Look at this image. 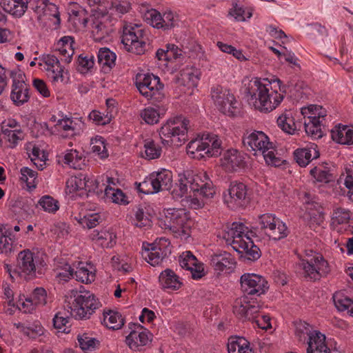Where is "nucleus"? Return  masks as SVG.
<instances>
[{
    "instance_id": "nucleus-1",
    "label": "nucleus",
    "mask_w": 353,
    "mask_h": 353,
    "mask_svg": "<svg viewBox=\"0 0 353 353\" xmlns=\"http://www.w3.org/2000/svg\"><path fill=\"white\" fill-rule=\"evenodd\" d=\"M266 79L261 81L257 78L249 81L245 85L244 92L249 103L261 112H270L283 101V94L279 93L272 88L271 83Z\"/></svg>"
},
{
    "instance_id": "nucleus-2",
    "label": "nucleus",
    "mask_w": 353,
    "mask_h": 353,
    "mask_svg": "<svg viewBox=\"0 0 353 353\" xmlns=\"http://www.w3.org/2000/svg\"><path fill=\"white\" fill-rule=\"evenodd\" d=\"M203 176L206 178L205 174H203ZM205 179L206 181L202 179L201 176L194 174L190 172L180 174L173 186L171 194L174 198H181L188 193L190 189V192H196L204 196H211L212 194H215V188L210 180Z\"/></svg>"
},
{
    "instance_id": "nucleus-3",
    "label": "nucleus",
    "mask_w": 353,
    "mask_h": 353,
    "mask_svg": "<svg viewBox=\"0 0 353 353\" xmlns=\"http://www.w3.org/2000/svg\"><path fill=\"white\" fill-rule=\"evenodd\" d=\"M243 145L248 150L260 152L269 165L279 167L285 161L277 157L273 143L270 142L268 137L261 131H254L243 137Z\"/></svg>"
},
{
    "instance_id": "nucleus-4",
    "label": "nucleus",
    "mask_w": 353,
    "mask_h": 353,
    "mask_svg": "<svg viewBox=\"0 0 353 353\" xmlns=\"http://www.w3.org/2000/svg\"><path fill=\"white\" fill-rule=\"evenodd\" d=\"M221 141L214 134H203L201 137L191 141L187 146V153L193 159L216 157L221 152Z\"/></svg>"
},
{
    "instance_id": "nucleus-5",
    "label": "nucleus",
    "mask_w": 353,
    "mask_h": 353,
    "mask_svg": "<svg viewBox=\"0 0 353 353\" xmlns=\"http://www.w3.org/2000/svg\"><path fill=\"white\" fill-rule=\"evenodd\" d=\"M121 43L129 52L143 54L150 49L145 41V31L137 24L125 23L122 28Z\"/></svg>"
},
{
    "instance_id": "nucleus-6",
    "label": "nucleus",
    "mask_w": 353,
    "mask_h": 353,
    "mask_svg": "<svg viewBox=\"0 0 353 353\" xmlns=\"http://www.w3.org/2000/svg\"><path fill=\"white\" fill-rule=\"evenodd\" d=\"M66 306L79 319H89L94 310L99 307L100 303L95 296L88 292L72 291L70 300L65 301Z\"/></svg>"
},
{
    "instance_id": "nucleus-7",
    "label": "nucleus",
    "mask_w": 353,
    "mask_h": 353,
    "mask_svg": "<svg viewBox=\"0 0 353 353\" xmlns=\"http://www.w3.org/2000/svg\"><path fill=\"white\" fill-rule=\"evenodd\" d=\"M192 221L189 212L183 208H169L165 212L164 225L176 236H190Z\"/></svg>"
},
{
    "instance_id": "nucleus-8",
    "label": "nucleus",
    "mask_w": 353,
    "mask_h": 353,
    "mask_svg": "<svg viewBox=\"0 0 353 353\" xmlns=\"http://www.w3.org/2000/svg\"><path fill=\"white\" fill-rule=\"evenodd\" d=\"M189 124L190 121L182 117L168 120L159 130L162 144L164 145L172 144L173 139L176 137H177L178 141H184Z\"/></svg>"
},
{
    "instance_id": "nucleus-9",
    "label": "nucleus",
    "mask_w": 353,
    "mask_h": 353,
    "mask_svg": "<svg viewBox=\"0 0 353 353\" xmlns=\"http://www.w3.org/2000/svg\"><path fill=\"white\" fill-rule=\"evenodd\" d=\"M211 98L224 114L235 117L239 113V103L234 96L222 86L217 85L211 88Z\"/></svg>"
},
{
    "instance_id": "nucleus-10",
    "label": "nucleus",
    "mask_w": 353,
    "mask_h": 353,
    "mask_svg": "<svg viewBox=\"0 0 353 353\" xmlns=\"http://www.w3.org/2000/svg\"><path fill=\"white\" fill-rule=\"evenodd\" d=\"M136 86L143 96L151 99L154 103L161 102L165 98L162 92L163 84L157 76L148 74H144L143 79L139 77Z\"/></svg>"
},
{
    "instance_id": "nucleus-11",
    "label": "nucleus",
    "mask_w": 353,
    "mask_h": 353,
    "mask_svg": "<svg viewBox=\"0 0 353 353\" xmlns=\"http://www.w3.org/2000/svg\"><path fill=\"white\" fill-rule=\"evenodd\" d=\"M148 246L143 250L142 256L152 266L161 264L171 254L170 242L166 238L157 239Z\"/></svg>"
},
{
    "instance_id": "nucleus-12",
    "label": "nucleus",
    "mask_w": 353,
    "mask_h": 353,
    "mask_svg": "<svg viewBox=\"0 0 353 353\" xmlns=\"http://www.w3.org/2000/svg\"><path fill=\"white\" fill-rule=\"evenodd\" d=\"M228 194H225L224 200L232 210L247 206L250 202V194L243 183L234 181L228 188Z\"/></svg>"
},
{
    "instance_id": "nucleus-13",
    "label": "nucleus",
    "mask_w": 353,
    "mask_h": 353,
    "mask_svg": "<svg viewBox=\"0 0 353 353\" xmlns=\"http://www.w3.org/2000/svg\"><path fill=\"white\" fill-rule=\"evenodd\" d=\"M12 79L10 99L17 106H21L28 102L30 98V88L25 82V74L19 71H10Z\"/></svg>"
},
{
    "instance_id": "nucleus-14",
    "label": "nucleus",
    "mask_w": 353,
    "mask_h": 353,
    "mask_svg": "<svg viewBox=\"0 0 353 353\" xmlns=\"http://www.w3.org/2000/svg\"><path fill=\"white\" fill-rule=\"evenodd\" d=\"M261 229L270 239L275 241L286 237L288 234L286 225L272 214H264L259 216Z\"/></svg>"
},
{
    "instance_id": "nucleus-15",
    "label": "nucleus",
    "mask_w": 353,
    "mask_h": 353,
    "mask_svg": "<svg viewBox=\"0 0 353 353\" xmlns=\"http://www.w3.org/2000/svg\"><path fill=\"white\" fill-rule=\"evenodd\" d=\"M298 265L303 270L305 277L314 281L319 280L330 271L327 261L321 255L315 256L310 261L302 259Z\"/></svg>"
},
{
    "instance_id": "nucleus-16",
    "label": "nucleus",
    "mask_w": 353,
    "mask_h": 353,
    "mask_svg": "<svg viewBox=\"0 0 353 353\" xmlns=\"http://www.w3.org/2000/svg\"><path fill=\"white\" fill-rule=\"evenodd\" d=\"M261 305L256 299L243 295L236 299L233 307L234 313L242 321H253L258 317Z\"/></svg>"
},
{
    "instance_id": "nucleus-17",
    "label": "nucleus",
    "mask_w": 353,
    "mask_h": 353,
    "mask_svg": "<svg viewBox=\"0 0 353 353\" xmlns=\"http://www.w3.org/2000/svg\"><path fill=\"white\" fill-rule=\"evenodd\" d=\"M241 290L244 295L259 296L268 289V281L264 277L256 274L245 273L240 279Z\"/></svg>"
},
{
    "instance_id": "nucleus-18",
    "label": "nucleus",
    "mask_w": 353,
    "mask_h": 353,
    "mask_svg": "<svg viewBox=\"0 0 353 353\" xmlns=\"http://www.w3.org/2000/svg\"><path fill=\"white\" fill-rule=\"evenodd\" d=\"M92 34L94 39L101 41L112 32L110 16L108 13L95 11L90 15Z\"/></svg>"
},
{
    "instance_id": "nucleus-19",
    "label": "nucleus",
    "mask_w": 353,
    "mask_h": 353,
    "mask_svg": "<svg viewBox=\"0 0 353 353\" xmlns=\"http://www.w3.org/2000/svg\"><path fill=\"white\" fill-rule=\"evenodd\" d=\"M136 329L131 331L126 336L125 342L134 351H141L143 347L152 341L150 332L137 324H134Z\"/></svg>"
},
{
    "instance_id": "nucleus-20",
    "label": "nucleus",
    "mask_w": 353,
    "mask_h": 353,
    "mask_svg": "<svg viewBox=\"0 0 353 353\" xmlns=\"http://www.w3.org/2000/svg\"><path fill=\"white\" fill-rule=\"evenodd\" d=\"M248 228L244 223L241 222H233L229 225H226L223 231L222 237L224 239L227 244L230 245L232 248L234 246L236 241H241L248 236Z\"/></svg>"
},
{
    "instance_id": "nucleus-21",
    "label": "nucleus",
    "mask_w": 353,
    "mask_h": 353,
    "mask_svg": "<svg viewBox=\"0 0 353 353\" xmlns=\"http://www.w3.org/2000/svg\"><path fill=\"white\" fill-rule=\"evenodd\" d=\"M245 237V239L241 241L240 240L236 241L232 248L241 254V257L245 260L255 261L261 257V250L254 245L250 236Z\"/></svg>"
},
{
    "instance_id": "nucleus-22",
    "label": "nucleus",
    "mask_w": 353,
    "mask_h": 353,
    "mask_svg": "<svg viewBox=\"0 0 353 353\" xmlns=\"http://www.w3.org/2000/svg\"><path fill=\"white\" fill-rule=\"evenodd\" d=\"M46 291L43 288H37L34 290L30 297H28L23 301L19 299V305L24 312L31 313L37 305H45L46 304Z\"/></svg>"
},
{
    "instance_id": "nucleus-23",
    "label": "nucleus",
    "mask_w": 353,
    "mask_h": 353,
    "mask_svg": "<svg viewBox=\"0 0 353 353\" xmlns=\"http://www.w3.org/2000/svg\"><path fill=\"white\" fill-rule=\"evenodd\" d=\"M34 254L29 250H25L18 254V267L26 279H31L35 275Z\"/></svg>"
},
{
    "instance_id": "nucleus-24",
    "label": "nucleus",
    "mask_w": 353,
    "mask_h": 353,
    "mask_svg": "<svg viewBox=\"0 0 353 353\" xmlns=\"http://www.w3.org/2000/svg\"><path fill=\"white\" fill-rule=\"evenodd\" d=\"M210 265L216 271H232L235 268L236 261L231 254L223 252L210 256Z\"/></svg>"
},
{
    "instance_id": "nucleus-25",
    "label": "nucleus",
    "mask_w": 353,
    "mask_h": 353,
    "mask_svg": "<svg viewBox=\"0 0 353 353\" xmlns=\"http://www.w3.org/2000/svg\"><path fill=\"white\" fill-rule=\"evenodd\" d=\"M294 159L301 167H306L313 159L320 157L317 145L312 144L310 146L298 148L293 152Z\"/></svg>"
},
{
    "instance_id": "nucleus-26",
    "label": "nucleus",
    "mask_w": 353,
    "mask_h": 353,
    "mask_svg": "<svg viewBox=\"0 0 353 353\" xmlns=\"http://www.w3.org/2000/svg\"><path fill=\"white\" fill-rule=\"evenodd\" d=\"M152 187L154 192H159L163 190H169L172 187V173L168 170L163 169L156 174L151 175Z\"/></svg>"
},
{
    "instance_id": "nucleus-27",
    "label": "nucleus",
    "mask_w": 353,
    "mask_h": 353,
    "mask_svg": "<svg viewBox=\"0 0 353 353\" xmlns=\"http://www.w3.org/2000/svg\"><path fill=\"white\" fill-rule=\"evenodd\" d=\"M222 161L225 166L233 171L243 169L246 166L244 154L234 149L227 150L223 154Z\"/></svg>"
},
{
    "instance_id": "nucleus-28",
    "label": "nucleus",
    "mask_w": 353,
    "mask_h": 353,
    "mask_svg": "<svg viewBox=\"0 0 353 353\" xmlns=\"http://www.w3.org/2000/svg\"><path fill=\"white\" fill-rule=\"evenodd\" d=\"M305 209L311 219L316 224H321L324 219L323 208L320 203L312 198L309 193H305Z\"/></svg>"
},
{
    "instance_id": "nucleus-29",
    "label": "nucleus",
    "mask_w": 353,
    "mask_h": 353,
    "mask_svg": "<svg viewBox=\"0 0 353 353\" xmlns=\"http://www.w3.org/2000/svg\"><path fill=\"white\" fill-rule=\"evenodd\" d=\"M307 353H327L330 349L325 345V336L320 332L310 333Z\"/></svg>"
},
{
    "instance_id": "nucleus-30",
    "label": "nucleus",
    "mask_w": 353,
    "mask_h": 353,
    "mask_svg": "<svg viewBox=\"0 0 353 353\" xmlns=\"http://www.w3.org/2000/svg\"><path fill=\"white\" fill-rule=\"evenodd\" d=\"M159 280L160 285L163 289L177 290L182 285V282L180 281L179 276L172 270L169 268L161 272Z\"/></svg>"
},
{
    "instance_id": "nucleus-31",
    "label": "nucleus",
    "mask_w": 353,
    "mask_h": 353,
    "mask_svg": "<svg viewBox=\"0 0 353 353\" xmlns=\"http://www.w3.org/2000/svg\"><path fill=\"white\" fill-rule=\"evenodd\" d=\"M30 0H1L0 5L3 9L10 14L21 17L28 8Z\"/></svg>"
},
{
    "instance_id": "nucleus-32",
    "label": "nucleus",
    "mask_w": 353,
    "mask_h": 353,
    "mask_svg": "<svg viewBox=\"0 0 353 353\" xmlns=\"http://www.w3.org/2000/svg\"><path fill=\"white\" fill-rule=\"evenodd\" d=\"M179 263L181 268L191 272L194 279H201L204 275L203 268L197 265V259L190 252H185L184 258L180 259Z\"/></svg>"
},
{
    "instance_id": "nucleus-33",
    "label": "nucleus",
    "mask_w": 353,
    "mask_h": 353,
    "mask_svg": "<svg viewBox=\"0 0 353 353\" xmlns=\"http://www.w3.org/2000/svg\"><path fill=\"white\" fill-rule=\"evenodd\" d=\"M157 108H146L143 109L140 114L142 119L149 125H154L157 123L161 115H163L166 110L167 107L164 103L161 105H155Z\"/></svg>"
},
{
    "instance_id": "nucleus-34",
    "label": "nucleus",
    "mask_w": 353,
    "mask_h": 353,
    "mask_svg": "<svg viewBox=\"0 0 353 353\" xmlns=\"http://www.w3.org/2000/svg\"><path fill=\"white\" fill-rule=\"evenodd\" d=\"M316 116H307L304 117L305 131L308 136L313 139H319L323 137L321 130L322 120L315 118Z\"/></svg>"
},
{
    "instance_id": "nucleus-35",
    "label": "nucleus",
    "mask_w": 353,
    "mask_h": 353,
    "mask_svg": "<svg viewBox=\"0 0 353 353\" xmlns=\"http://www.w3.org/2000/svg\"><path fill=\"white\" fill-rule=\"evenodd\" d=\"M63 161L76 170H81L85 166V158L77 150H70L65 154Z\"/></svg>"
},
{
    "instance_id": "nucleus-36",
    "label": "nucleus",
    "mask_w": 353,
    "mask_h": 353,
    "mask_svg": "<svg viewBox=\"0 0 353 353\" xmlns=\"http://www.w3.org/2000/svg\"><path fill=\"white\" fill-rule=\"evenodd\" d=\"M103 321L110 329L119 330L124 324V319L118 312L109 310L103 313Z\"/></svg>"
},
{
    "instance_id": "nucleus-37",
    "label": "nucleus",
    "mask_w": 353,
    "mask_h": 353,
    "mask_svg": "<svg viewBox=\"0 0 353 353\" xmlns=\"http://www.w3.org/2000/svg\"><path fill=\"white\" fill-rule=\"evenodd\" d=\"M228 353H251L250 343L243 337L232 339L228 344Z\"/></svg>"
},
{
    "instance_id": "nucleus-38",
    "label": "nucleus",
    "mask_w": 353,
    "mask_h": 353,
    "mask_svg": "<svg viewBox=\"0 0 353 353\" xmlns=\"http://www.w3.org/2000/svg\"><path fill=\"white\" fill-rule=\"evenodd\" d=\"M97 57L98 63L103 67L112 68L115 65L117 55L108 48H100Z\"/></svg>"
},
{
    "instance_id": "nucleus-39",
    "label": "nucleus",
    "mask_w": 353,
    "mask_h": 353,
    "mask_svg": "<svg viewBox=\"0 0 353 353\" xmlns=\"http://www.w3.org/2000/svg\"><path fill=\"white\" fill-rule=\"evenodd\" d=\"M277 124L283 131L288 134H293L296 130V125L292 113L285 112L277 119Z\"/></svg>"
},
{
    "instance_id": "nucleus-40",
    "label": "nucleus",
    "mask_w": 353,
    "mask_h": 353,
    "mask_svg": "<svg viewBox=\"0 0 353 353\" xmlns=\"http://www.w3.org/2000/svg\"><path fill=\"white\" fill-rule=\"evenodd\" d=\"M83 175L81 174L79 176L72 177L68 180L66 184L67 187L70 188V192H76L80 190H85L90 191L89 183H92L90 181V179L86 176L82 177Z\"/></svg>"
},
{
    "instance_id": "nucleus-41",
    "label": "nucleus",
    "mask_w": 353,
    "mask_h": 353,
    "mask_svg": "<svg viewBox=\"0 0 353 353\" xmlns=\"http://www.w3.org/2000/svg\"><path fill=\"white\" fill-rule=\"evenodd\" d=\"M74 277L81 283H90L94 281L95 274L84 266L82 262H80L77 270L74 271Z\"/></svg>"
},
{
    "instance_id": "nucleus-42",
    "label": "nucleus",
    "mask_w": 353,
    "mask_h": 353,
    "mask_svg": "<svg viewBox=\"0 0 353 353\" xmlns=\"http://www.w3.org/2000/svg\"><path fill=\"white\" fill-rule=\"evenodd\" d=\"M92 239L101 241V244L103 247H112L115 244L116 235L108 231H94Z\"/></svg>"
},
{
    "instance_id": "nucleus-43",
    "label": "nucleus",
    "mask_w": 353,
    "mask_h": 353,
    "mask_svg": "<svg viewBox=\"0 0 353 353\" xmlns=\"http://www.w3.org/2000/svg\"><path fill=\"white\" fill-rule=\"evenodd\" d=\"M74 121L70 118L59 119L54 125L57 131L63 130L65 134H62L63 137H72L75 134V127Z\"/></svg>"
},
{
    "instance_id": "nucleus-44",
    "label": "nucleus",
    "mask_w": 353,
    "mask_h": 353,
    "mask_svg": "<svg viewBox=\"0 0 353 353\" xmlns=\"http://www.w3.org/2000/svg\"><path fill=\"white\" fill-rule=\"evenodd\" d=\"M310 174L316 179L317 181L323 183H329L333 180V176L330 170L325 167H314L310 171Z\"/></svg>"
},
{
    "instance_id": "nucleus-45",
    "label": "nucleus",
    "mask_w": 353,
    "mask_h": 353,
    "mask_svg": "<svg viewBox=\"0 0 353 353\" xmlns=\"http://www.w3.org/2000/svg\"><path fill=\"white\" fill-rule=\"evenodd\" d=\"M90 145L92 152L97 154L99 158L105 159L108 157L105 139L102 137H97L94 139H92Z\"/></svg>"
},
{
    "instance_id": "nucleus-46",
    "label": "nucleus",
    "mask_w": 353,
    "mask_h": 353,
    "mask_svg": "<svg viewBox=\"0 0 353 353\" xmlns=\"http://www.w3.org/2000/svg\"><path fill=\"white\" fill-rule=\"evenodd\" d=\"M80 347L83 350H92L98 348L100 345V341L95 338H92L88 334L84 333L77 336Z\"/></svg>"
},
{
    "instance_id": "nucleus-47",
    "label": "nucleus",
    "mask_w": 353,
    "mask_h": 353,
    "mask_svg": "<svg viewBox=\"0 0 353 353\" xmlns=\"http://www.w3.org/2000/svg\"><path fill=\"white\" fill-rule=\"evenodd\" d=\"M145 158L148 159H157L161 156V148L153 140L148 139L144 143Z\"/></svg>"
},
{
    "instance_id": "nucleus-48",
    "label": "nucleus",
    "mask_w": 353,
    "mask_h": 353,
    "mask_svg": "<svg viewBox=\"0 0 353 353\" xmlns=\"http://www.w3.org/2000/svg\"><path fill=\"white\" fill-rule=\"evenodd\" d=\"M301 114L304 117L307 116H316L315 118H318L319 120H324V117H326L325 110L323 109L321 106L316 105H310L307 107H303L301 108Z\"/></svg>"
},
{
    "instance_id": "nucleus-49",
    "label": "nucleus",
    "mask_w": 353,
    "mask_h": 353,
    "mask_svg": "<svg viewBox=\"0 0 353 353\" xmlns=\"http://www.w3.org/2000/svg\"><path fill=\"white\" fill-rule=\"evenodd\" d=\"M145 20L152 27L163 28L162 15L157 10L152 9L148 11L145 14Z\"/></svg>"
},
{
    "instance_id": "nucleus-50",
    "label": "nucleus",
    "mask_w": 353,
    "mask_h": 353,
    "mask_svg": "<svg viewBox=\"0 0 353 353\" xmlns=\"http://www.w3.org/2000/svg\"><path fill=\"white\" fill-rule=\"evenodd\" d=\"M29 157L37 167L41 170L43 169V165L47 159V156L43 150H41L38 147L34 146Z\"/></svg>"
},
{
    "instance_id": "nucleus-51",
    "label": "nucleus",
    "mask_w": 353,
    "mask_h": 353,
    "mask_svg": "<svg viewBox=\"0 0 353 353\" xmlns=\"http://www.w3.org/2000/svg\"><path fill=\"white\" fill-rule=\"evenodd\" d=\"M39 204L48 212H55L59 209L58 201L48 195L42 196L39 201Z\"/></svg>"
},
{
    "instance_id": "nucleus-52",
    "label": "nucleus",
    "mask_w": 353,
    "mask_h": 353,
    "mask_svg": "<svg viewBox=\"0 0 353 353\" xmlns=\"http://www.w3.org/2000/svg\"><path fill=\"white\" fill-rule=\"evenodd\" d=\"M21 177L20 179L22 181L26 183L27 186L29 188H35L36 185L34 181L37 178V172L28 168V167H23L21 169Z\"/></svg>"
},
{
    "instance_id": "nucleus-53",
    "label": "nucleus",
    "mask_w": 353,
    "mask_h": 353,
    "mask_svg": "<svg viewBox=\"0 0 353 353\" xmlns=\"http://www.w3.org/2000/svg\"><path fill=\"white\" fill-rule=\"evenodd\" d=\"M105 194L108 197H111L112 201L119 204H126L128 201L125 200V195L119 189H113L112 188L106 187L105 189Z\"/></svg>"
},
{
    "instance_id": "nucleus-54",
    "label": "nucleus",
    "mask_w": 353,
    "mask_h": 353,
    "mask_svg": "<svg viewBox=\"0 0 353 353\" xmlns=\"http://www.w3.org/2000/svg\"><path fill=\"white\" fill-rule=\"evenodd\" d=\"M100 221L101 216L98 213H94L84 216L81 219L79 223L83 227L91 229L99 224Z\"/></svg>"
},
{
    "instance_id": "nucleus-55",
    "label": "nucleus",
    "mask_w": 353,
    "mask_h": 353,
    "mask_svg": "<svg viewBox=\"0 0 353 353\" xmlns=\"http://www.w3.org/2000/svg\"><path fill=\"white\" fill-rule=\"evenodd\" d=\"M191 192L192 193V194L190 195V205L192 208L194 209L202 208L205 205V200L211 199L214 195L212 194L211 196H204L202 194H199V192Z\"/></svg>"
},
{
    "instance_id": "nucleus-56",
    "label": "nucleus",
    "mask_w": 353,
    "mask_h": 353,
    "mask_svg": "<svg viewBox=\"0 0 353 353\" xmlns=\"http://www.w3.org/2000/svg\"><path fill=\"white\" fill-rule=\"evenodd\" d=\"M350 219V211L342 208H336L333 213L332 219L338 224L348 223Z\"/></svg>"
},
{
    "instance_id": "nucleus-57",
    "label": "nucleus",
    "mask_w": 353,
    "mask_h": 353,
    "mask_svg": "<svg viewBox=\"0 0 353 353\" xmlns=\"http://www.w3.org/2000/svg\"><path fill=\"white\" fill-rule=\"evenodd\" d=\"M77 70L81 73L85 72L92 68L94 65V57L92 56L90 58L83 57L80 54L77 61Z\"/></svg>"
},
{
    "instance_id": "nucleus-58",
    "label": "nucleus",
    "mask_w": 353,
    "mask_h": 353,
    "mask_svg": "<svg viewBox=\"0 0 353 353\" xmlns=\"http://www.w3.org/2000/svg\"><path fill=\"white\" fill-rule=\"evenodd\" d=\"M347 125H336L334 129L331 130V136L333 141L343 144L344 142H347V139L345 137V132H346Z\"/></svg>"
},
{
    "instance_id": "nucleus-59",
    "label": "nucleus",
    "mask_w": 353,
    "mask_h": 353,
    "mask_svg": "<svg viewBox=\"0 0 353 353\" xmlns=\"http://www.w3.org/2000/svg\"><path fill=\"white\" fill-rule=\"evenodd\" d=\"M56 277L60 281H68L71 278H74V269L66 263L63 268L57 269Z\"/></svg>"
},
{
    "instance_id": "nucleus-60",
    "label": "nucleus",
    "mask_w": 353,
    "mask_h": 353,
    "mask_svg": "<svg viewBox=\"0 0 353 353\" xmlns=\"http://www.w3.org/2000/svg\"><path fill=\"white\" fill-rule=\"evenodd\" d=\"M68 323V318L64 317L61 312H58L53 318V326L57 330H61L62 332L68 333L70 330H67L66 324Z\"/></svg>"
},
{
    "instance_id": "nucleus-61",
    "label": "nucleus",
    "mask_w": 353,
    "mask_h": 353,
    "mask_svg": "<svg viewBox=\"0 0 353 353\" xmlns=\"http://www.w3.org/2000/svg\"><path fill=\"white\" fill-rule=\"evenodd\" d=\"M176 22V16L171 10L165 11L162 15L163 28L164 30H168L174 27Z\"/></svg>"
},
{
    "instance_id": "nucleus-62",
    "label": "nucleus",
    "mask_w": 353,
    "mask_h": 353,
    "mask_svg": "<svg viewBox=\"0 0 353 353\" xmlns=\"http://www.w3.org/2000/svg\"><path fill=\"white\" fill-rule=\"evenodd\" d=\"M89 118L97 125H105L111 120V117H109L108 114L104 115L97 110H92L89 114Z\"/></svg>"
},
{
    "instance_id": "nucleus-63",
    "label": "nucleus",
    "mask_w": 353,
    "mask_h": 353,
    "mask_svg": "<svg viewBox=\"0 0 353 353\" xmlns=\"http://www.w3.org/2000/svg\"><path fill=\"white\" fill-rule=\"evenodd\" d=\"M47 72L48 77L52 79L53 82H62L63 81V68L61 65V63L59 64V67L54 66V68H51Z\"/></svg>"
},
{
    "instance_id": "nucleus-64",
    "label": "nucleus",
    "mask_w": 353,
    "mask_h": 353,
    "mask_svg": "<svg viewBox=\"0 0 353 353\" xmlns=\"http://www.w3.org/2000/svg\"><path fill=\"white\" fill-rule=\"evenodd\" d=\"M6 138L10 144V146L14 148L17 145L19 141L23 139L24 134L21 130L14 129Z\"/></svg>"
}]
</instances>
